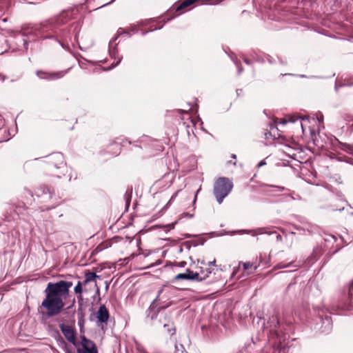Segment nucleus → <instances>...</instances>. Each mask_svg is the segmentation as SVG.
<instances>
[{
  "mask_svg": "<svg viewBox=\"0 0 353 353\" xmlns=\"http://www.w3.org/2000/svg\"><path fill=\"white\" fill-rule=\"evenodd\" d=\"M265 165H266V161L265 160H262L258 163V168L262 167Z\"/></svg>",
  "mask_w": 353,
  "mask_h": 353,
  "instance_id": "obj_44",
  "label": "nucleus"
},
{
  "mask_svg": "<svg viewBox=\"0 0 353 353\" xmlns=\"http://www.w3.org/2000/svg\"><path fill=\"white\" fill-rule=\"evenodd\" d=\"M265 229V228H259L256 230H242L233 232L232 233L233 234H236V233H238V234H251L252 236H256L258 234L264 233Z\"/></svg>",
  "mask_w": 353,
  "mask_h": 353,
  "instance_id": "obj_18",
  "label": "nucleus"
},
{
  "mask_svg": "<svg viewBox=\"0 0 353 353\" xmlns=\"http://www.w3.org/2000/svg\"><path fill=\"white\" fill-rule=\"evenodd\" d=\"M207 270H210V268H207V269L204 270L203 268L201 267V268H199V272L200 273V274L201 276H204V274L207 273V272H206Z\"/></svg>",
  "mask_w": 353,
  "mask_h": 353,
  "instance_id": "obj_40",
  "label": "nucleus"
},
{
  "mask_svg": "<svg viewBox=\"0 0 353 353\" xmlns=\"http://www.w3.org/2000/svg\"><path fill=\"white\" fill-rule=\"evenodd\" d=\"M193 216H194V214H191L189 212H184L181 214V218L182 217L192 218Z\"/></svg>",
  "mask_w": 353,
  "mask_h": 353,
  "instance_id": "obj_38",
  "label": "nucleus"
},
{
  "mask_svg": "<svg viewBox=\"0 0 353 353\" xmlns=\"http://www.w3.org/2000/svg\"><path fill=\"white\" fill-rule=\"evenodd\" d=\"M321 321L322 322V326L321 327V332L328 333L332 330V319L330 316L325 314L323 317V315L319 313Z\"/></svg>",
  "mask_w": 353,
  "mask_h": 353,
  "instance_id": "obj_15",
  "label": "nucleus"
},
{
  "mask_svg": "<svg viewBox=\"0 0 353 353\" xmlns=\"http://www.w3.org/2000/svg\"><path fill=\"white\" fill-rule=\"evenodd\" d=\"M108 248V243H103L101 244H99L97 248H96V250L97 252H101L103 250H104L105 248Z\"/></svg>",
  "mask_w": 353,
  "mask_h": 353,
  "instance_id": "obj_31",
  "label": "nucleus"
},
{
  "mask_svg": "<svg viewBox=\"0 0 353 353\" xmlns=\"http://www.w3.org/2000/svg\"><path fill=\"white\" fill-rule=\"evenodd\" d=\"M298 230H303L304 231L307 230L309 233H312L316 231L317 227L316 225H312L311 223H307L303 227H298Z\"/></svg>",
  "mask_w": 353,
  "mask_h": 353,
  "instance_id": "obj_22",
  "label": "nucleus"
},
{
  "mask_svg": "<svg viewBox=\"0 0 353 353\" xmlns=\"http://www.w3.org/2000/svg\"><path fill=\"white\" fill-rule=\"evenodd\" d=\"M125 199L126 200V204H127V206L128 207L130 205V200H129V195H128L127 194H125Z\"/></svg>",
  "mask_w": 353,
  "mask_h": 353,
  "instance_id": "obj_45",
  "label": "nucleus"
},
{
  "mask_svg": "<svg viewBox=\"0 0 353 353\" xmlns=\"http://www.w3.org/2000/svg\"><path fill=\"white\" fill-rule=\"evenodd\" d=\"M176 290L172 287H164L161 288L158 294L150 303L146 311V317L151 321H154L162 310H165L172 304V298Z\"/></svg>",
  "mask_w": 353,
  "mask_h": 353,
  "instance_id": "obj_4",
  "label": "nucleus"
},
{
  "mask_svg": "<svg viewBox=\"0 0 353 353\" xmlns=\"http://www.w3.org/2000/svg\"><path fill=\"white\" fill-rule=\"evenodd\" d=\"M279 61H280L281 64H283V65L285 64V63L283 61L282 59H279Z\"/></svg>",
  "mask_w": 353,
  "mask_h": 353,
  "instance_id": "obj_59",
  "label": "nucleus"
},
{
  "mask_svg": "<svg viewBox=\"0 0 353 353\" xmlns=\"http://www.w3.org/2000/svg\"><path fill=\"white\" fill-rule=\"evenodd\" d=\"M59 346L64 350L65 353H75V352L68 346L66 342L63 340L62 337L60 336V339L58 341Z\"/></svg>",
  "mask_w": 353,
  "mask_h": 353,
  "instance_id": "obj_21",
  "label": "nucleus"
},
{
  "mask_svg": "<svg viewBox=\"0 0 353 353\" xmlns=\"http://www.w3.org/2000/svg\"><path fill=\"white\" fill-rule=\"evenodd\" d=\"M72 17V12L70 10H64L61 12L58 16L48 21L45 22L43 28L46 30H51L53 33L52 35L46 37L51 38L56 37L60 39L62 42L70 41L74 45V42H77V33L76 32L74 37L71 35L70 30L66 28H61V26L70 20Z\"/></svg>",
  "mask_w": 353,
  "mask_h": 353,
  "instance_id": "obj_2",
  "label": "nucleus"
},
{
  "mask_svg": "<svg viewBox=\"0 0 353 353\" xmlns=\"http://www.w3.org/2000/svg\"><path fill=\"white\" fill-rule=\"evenodd\" d=\"M276 239H277V241H281L282 236L280 234H278L276 236Z\"/></svg>",
  "mask_w": 353,
  "mask_h": 353,
  "instance_id": "obj_54",
  "label": "nucleus"
},
{
  "mask_svg": "<svg viewBox=\"0 0 353 353\" xmlns=\"http://www.w3.org/2000/svg\"><path fill=\"white\" fill-rule=\"evenodd\" d=\"M301 119L300 125L301 127L304 131V125L303 123V121H309L308 117H298L296 115H289L286 118L281 119L279 121L280 124L285 125L289 122L290 123H295L297 120Z\"/></svg>",
  "mask_w": 353,
  "mask_h": 353,
  "instance_id": "obj_14",
  "label": "nucleus"
},
{
  "mask_svg": "<svg viewBox=\"0 0 353 353\" xmlns=\"http://www.w3.org/2000/svg\"><path fill=\"white\" fill-rule=\"evenodd\" d=\"M234 63L237 68L238 70V74H240L243 71V68L241 65V63L238 61H234Z\"/></svg>",
  "mask_w": 353,
  "mask_h": 353,
  "instance_id": "obj_33",
  "label": "nucleus"
},
{
  "mask_svg": "<svg viewBox=\"0 0 353 353\" xmlns=\"http://www.w3.org/2000/svg\"><path fill=\"white\" fill-rule=\"evenodd\" d=\"M191 273H192V270H190V269H186L185 273H180V274H176L174 276V280H181H181H190L191 281Z\"/></svg>",
  "mask_w": 353,
  "mask_h": 353,
  "instance_id": "obj_20",
  "label": "nucleus"
},
{
  "mask_svg": "<svg viewBox=\"0 0 353 353\" xmlns=\"http://www.w3.org/2000/svg\"><path fill=\"white\" fill-rule=\"evenodd\" d=\"M347 85H353V83H348Z\"/></svg>",
  "mask_w": 353,
  "mask_h": 353,
  "instance_id": "obj_64",
  "label": "nucleus"
},
{
  "mask_svg": "<svg viewBox=\"0 0 353 353\" xmlns=\"http://www.w3.org/2000/svg\"><path fill=\"white\" fill-rule=\"evenodd\" d=\"M250 345H251V343H249L248 344H245V346L243 347L241 350H239V352L240 353H243L244 352H248L247 348H248V346H250Z\"/></svg>",
  "mask_w": 353,
  "mask_h": 353,
  "instance_id": "obj_36",
  "label": "nucleus"
},
{
  "mask_svg": "<svg viewBox=\"0 0 353 353\" xmlns=\"http://www.w3.org/2000/svg\"><path fill=\"white\" fill-rule=\"evenodd\" d=\"M241 91H242L241 90H236L237 94H241Z\"/></svg>",
  "mask_w": 353,
  "mask_h": 353,
  "instance_id": "obj_57",
  "label": "nucleus"
},
{
  "mask_svg": "<svg viewBox=\"0 0 353 353\" xmlns=\"http://www.w3.org/2000/svg\"><path fill=\"white\" fill-rule=\"evenodd\" d=\"M6 132V128H0V134L3 133V132ZM7 140H8V138H5V139H1L0 138V142L5 141H7Z\"/></svg>",
  "mask_w": 353,
  "mask_h": 353,
  "instance_id": "obj_39",
  "label": "nucleus"
},
{
  "mask_svg": "<svg viewBox=\"0 0 353 353\" xmlns=\"http://www.w3.org/2000/svg\"><path fill=\"white\" fill-rule=\"evenodd\" d=\"M130 32L137 33L138 32L137 27L135 24H131L130 27L125 30L123 28H119L117 30V35L110 41L109 43V53L112 58L117 59L118 60L116 62L112 63L111 68H114L119 65L122 59V57H119L118 52L116 48L117 44L113 46L114 42L118 39V37L122 34H128L131 36Z\"/></svg>",
  "mask_w": 353,
  "mask_h": 353,
  "instance_id": "obj_6",
  "label": "nucleus"
},
{
  "mask_svg": "<svg viewBox=\"0 0 353 353\" xmlns=\"http://www.w3.org/2000/svg\"><path fill=\"white\" fill-rule=\"evenodd\" d=\"M176 194H177V192H176L173 196H172V197H171V199H170V201H171L172 200H173V199L176 197Z\"/></svg>",
  "mask_w": 353,
  "mask_h": 353,
  "instance_id": "obj_56",
  "label": "nucleus"
},
{
  "mask_svg": "<svg viewBox=\"0 0 353 353\" xmlns=\"http://www.w3.org/2000/svg\"><path fill=\"white\" fill-rule=\"evenodd\" d=\"M97 278H100V276L94 272H88L85 274V279L88 282L94 281Z\"/></svg>",
  "mask_w": 353,
  "mask_h": 353,
  "instance_id": "obj_24",
  "label": "nucleus"
},
{
  "mask_svg": "<svg viewBox=\"0 0 353 353\" xmlns=\"http://www.w3.org/2000/svg\"><path fill=\"white\" fill-rule=\"evenodd\" d=\"M72 286V281H59L50 282L44 290L46 295L41 307L46 310L48 317L59 315L64 309V300L70 295V288Z\"/></svg>",
  "mask_w": 353,
  "mask_h": 353,
  "instance_id": "obj_1",
  "label": "nucleus"
},
{
  "mask_svg": "<svg viewBox=\"0 0 353 353\" xmlns=\"http://www.w3.org/2000/svg\"><path fill=\"white\" fill-rule=\"evenodd\" d=\"M35 194L38 197L43 199V201H48L52 197V192L50 189L46 185H40L35 190Z\"/></svg>",
  "mask_w": 353,
  "mask_h": 353,
  "instance_id": "obj_13",
  "label": "nucleus"
},
{
  "mask_svg": "<svg viewBox=\"0 0 353 353\" xmlns=\"http://www.w3.org/2000/svg\"><path fill=\"white\" fill-rule=\"evenodd\" d=\"M59 42L61 43V46H63V44L62 43V42L61 41L59 40Z\"/></svg>",
  "mask_w": 353,
  "mask_h": 353,
  "instance_id": "obj_62",
  "label": "nucleus"
},
{
  "mask_svg": "<svg viewBox=\"0 0 353 353\" xmlns=\"http://www.w3.org/2000/svg\"><path fill=\"white\" fill-rule=\"evenodd\" d=\"M278 266V268H280V269H282V268H290V267H296L295 265H293V263L291 262V263H279L277 265Z\"/></svg>",
  "mask_w": 353,
  "mask_h": 353,
  "instance_id": "obj_30",
  "label": "nucleus"
},
{
  "mask_svg": "<svg viewBox=\"0 0 353 353\" xmlns=\"http://www.w3.org/2000/svg\"><path fill=\"white\" fill-rule=\"evenodd\" d=\"M46 158L48 164L54 166L57 170H61V172L57 173L58 177H61L59 174H65L64 171L67 170V166L64 163V158L61 153H52L47 156Z\"/></svg>",
  "mask_w": 353,
  "mask_h": 353,
  "instance_id": "obj_7",
  "label": "nucleus"
},
{
  "mask_svg": "<svg viewBox=\"0 0 353 353\" xmlns=\"http://www.w3.org/2000/svg\"><path fill=\"white\" fill-rule=\"evenodd\" d=\"M317 119L319 122H321L323 120V114H321L319 117H317Z\"/></svg>",
  "mask_w": 353,
  "mask_h": 353,
  "instance_id": "obj_52",
  "label": "nucleus"
},
{
  "mask_svg": "<svg viewBox=\"0 0 353 353\" xmlns=\"http://www.w3.org/2000/svg\"><path fill=\"white\" fill-rule=\"evenodd\" d=\"M275 130H277L276 127L273 125L270 127L271 133L273 132Z\"/></svg>",
  "mask_w": 353,
  "mask_h": 353,
  "instance_id": "obj_53",
  "label": "nucleus"
},
{
  "mask_svg": "<svg viewBox=\"0 0 353 353\" xmlns=\"http://www.w3.org/2000/svg\"><path fill=\"white\" fill-rule=\"evenodd\" d=\"M199 190H198L196 193H195V195H194V200H193V210L195 209V203H196V198H197V194L199 192Z\"/></svg>",
  "mask_w": 353,
  "mask_h": 353,
  "instance_id": "obj_41",
  "label": "nucleus"
},
{
  "mask_svg": "<svg viewBox=\"0 0 353 353\" xmlns=\"http://www.w3.org/2000/svg\"><path fill=\"white\" fill-rule=\"evenodd\" d=\"M114 0H112L111 1L108 2V3H106L105 4H103V6H101L100 8H102V7H104V6H108L110 4H111L112 2H114Z\"/></svg>",
  "mask_w": 353,
  "mask_h": 353,
  "instance_id": "obj_51",
  "label": "nucleus"
},
{
  "mask_svg": "<svg viewBox=\"0 0 353 353\" xmlns=\"http://www.w3.org/2000/svg\"><path fill=\"white\" fill-rule=\"evenodd\" d=\"M97 318L101 323H106L109 318V312L104 305H101L97 314Z\"/></svg>",
  "mask_w": 353,
  "mask_h": 353,
  "instance_id": "obj_16",
  "label": "nucleus"
},
{
  "mask_svg": "<svg viewBox=\"0 0 353 353\" xmlns=\"http://www.w3.org/2000/svg\"><path fill=\"white\" fill-rule=\"evenodd\" d=\"M83 283H81V281H78V283H77L76 286L74 287V292L75 294H78V299L79 300H82V292H83Z\"/></svg>",
  "mask_w": 353,
  "mask_h": 353,
  "instance_id": "obj_23",
  "label": "nucleus"
},
{
  "mask_svg": "<svg viewBox=\"0 0 353 353\" xmlns=\"http://www.w3.org/2000/svg\"><path fill=\"white\" fill-rule=\"evenodd\" d=\"M268 186L275 188L276 189V190L279 192H283L286 190V188L283 186H277V185H268Z\"/></svg>",
  "mask_w": 353,
  "mask_h": 353,
  "instance_id": "obj_34",
  "label": "nucleus"
},
{
  "mask_svg": "<svg viewBox=\"0 0 353 353\" xmlns=\"http://www.w3.org/2000/svg\"><path fill=\"white\" fill-rule=\"evenodd\" d=\"M263 56L265 57V61L267 60L270 64L274 63L273 58L270 55L265 54H263Z\"/></svg>",
  "mask_w": 353,
  "mask_h": 353,
  "instance_id": "obj_35",
  "label": "nucleus"
},
{
  "mask_svg": "<svg viewBox=\"0 0 353 353\" xmlns=\"http://www.w3.org/2000/svg\"><path fill=\"white\" fill-rule=\"evenodd\" d=\"M341 149L346 152L353 154V146L347 143H342Z\"/></svg>",
  "mask_w": 353,
  "mask_h": 353,
  "instance_id": "obj_28",
  "label": "nucleus"
},
{
  "mask_svg": "<svg viewBox=\"0 0 353 353\" xmlns=\"http://www.w3.org/2000/svg\"><path fill=\"white\" fill-rule=\"evenodd\" d=\"M294 192H292V193H290L289 194V196L291 198L292 200H295L296 198L294 196Z\"/></svg>",
  "mask_w": 353,
  "mask_h": 353,
  "instance_id": "obj_48",
  "label": "nucleus"
},
{
  "mask_svg": "<svg viewBox=\"0 0 353 353\" xmlns=\"http://www.w3.org/2000/svg\"><path fill=\"white\" fill-rule=\"evenodd\" d=\"M81 347L77 350V353H98L95 343L85 336L81 338Z\"/></svg>",
  "mask_w": 353,
  "mask_h": 353,
  "instance_id": "obj_10",
  "label": "nucleus"
},
{
  "mask_svg": "<svg viewBox=\"0 0 353 353\" xmlns=\"http://www.w3.org/2000/svg\"><path fill=\"white\" fill-rule=\"evenodd\" d=\"M83 283V285H85L86 284H88L89 282L86 280V279H84V281L83 282H81Z\"/></svg>",
  "mask_w": 353,
  "mask_h": 353,
  "instance_id": "obj_55",
  "label": "nucleus"
},
{
  "mask_svg": "<svg viewBox=\"0 0 353 353\" xmlns=\"http://www.w3.org/2000/svg\"><path fill=\"white\" fill-rule=\"evenodd\" d=\"M136 350L138 353H149L145 350L144 347L142 345H141L140 343H136Z\"/></svg>",
  "mask_w": 353,
  "mask_h": 353,
  "instance_id": "obj_29",
  "label": "nucleus"
},
{
  "mask_svg": "<svg viewBox=\"0 0 353 353\" xmlns=\"http://www.w3.org/2000/svg\"><path fill=\"white\" fill-rule=\"evenodd\" d=\"M142 25H143V23H142V22H141V23H139L138 24V26H142Z\"/></svg>",
  "mask_w": 353,
  "mask_h": 353,
  "instance_id": "obj_63",
  "label": "nucleus"
},
{
  "mask_svg": "<svg viewBox=\"0 0 353 353\" xmlns=\"http://www.w3.org/2000/svg\"><path fill=\"white\" fill-rule=\"evenodd\" d=\"M160 263H161V261H160V260H159L158 262H157L155 264L152 263L151 265H148L146 268L154 267V265H159Z\"/></svg>",
  "mask_w": 353,
  "mask_h": 353,
  "instance_id": "obj_47",
  "label": "nucleus"
},
{
  "mask_svg": "<svg viewBox=\"0 0 353 353\" xmlns=\"http://www.w3.org/2000/svg\"><path fill=\"white\" fill-rule=\"evenodd\" d=\"M23 46L26 49H28V43L26 39H23Z\"/></svg>",
  "mask_w": 353,
  "mask_h": 353,
  "instance_id": "obj_46",
  "label": "nucleus"
},
{
  "mask_svg": "<svg viewBox=\"0 0 353 353\" xmlns=\"http://www.w3.org/2000/svg\"><path fill=\"white\" fill-rule=\"evenodd\" d=\"M233 188L232 183L225 177L218 179L214 183L213 193L217 202L221 204Z\"/></svg>",
  "mask_w": 353,
  "mask_h": 353,
  "instance_id": "obj_5",
  "label": "nucleus"
},
{
  "mask_svg": "<svg viewBox=\"0 0 353 353\" xmlns=\"http://www.w3.org/2000/svg\"><path fill=\"white\" fill-rule=\"evenodd\" d=\"M215 263H216V260H214L212 261H210L208 263V265L210 266V265H215Z\"/></svg>",
  "mask_w": 353,
  "mask_h": 353,
  "instance_id": "obj_50",
  "label": "nucleus"
},
{
  "mask_svg": "<svg viewBox=\"0 0 353 353\" xmlns=\"http://www.w3.org/2000/svg\"><path fill=\"white\" fill-rule=\"evenodd\" d=\"M78 324L80 327L83 326L84 323V313L81 308H79L77 311Z\"/></svg>",
  "mask_w": 353,
  "mask_h": 353,
  "instance_id": "obj_25",
  "label": "nucleus"
},
{
  "mask_svg": "<svg viewBox=\"0 0 353 353\" xmlns=\"http://www.w3.org/2000/svg\"><path fill=\"white\" fill-rule=\"evenodd\" d=\"M153 325L155 326L162 325L164 332L170 336L176 334V327L170 316H164L163 318L161 316L157 322H154Z\"/></svg>",
  "mask_w": 353,
  "mask_h": 353,
  "instance_id": "obj_8",
  "label": "nucleus"
},
{
  "mask_svg": "<svg viewBox=\"0 0 353 353\" xmlns=\"http://www.w3.org/2000/svg\"><path fill=\"white\" fill-rule=\"evenodd\" d=\"M243 61L248 65H250L252 63V61L246 57H243Z\"/></svg>",
  "mask_w": 353,
  "mask_h": 353,
  "instance_id": "obj_43",
  "label": "nucleus"
},
{
  "mask_svg": "<svg viewBox=\"0 0 353 353\" xmlns=\"http://www.w3.org/2000/svg\"><path fill=\"white\" fill-rule=\"evenodd\" d=\"M196 0H184L174 8L175 12H183V9L193 4Z\"/></svg>",
  "mask_w": 353,
  "mask_h": 353,
  "instance_id": "obj_19",
  "label": "nucleus"
},
{
  "mask_svg": "<svg viewBox=\"0 0 353 353\" xmlns=\"http://www.w3.org/2000/svg\"><path fill=\"white\" fill-rule=\"evenodd\" d=\"M285 327V325L280 322L277 314L272 315L265 327L269 343L275 350H279V353H281L282 345L289 337Z\"/></svg>",
  "mask_w": 353,
  "mask_h": 353,
  "instance_id": "obj_3",
  "label": "nucleus"
},
{
  "mask_svg": "<svg viewBox=\"0 0 353 353\" xmlns=\"http://www.w3.org/2000/svg\"><path fill=\"white\" fill-rule=\"evenodd\" d=\"M207 273L204 274V276H201L199 272H193L192 271L191 273V281H203L205 279H207L209 275L211 274L212 271L207 270Z\"/></svg>",
  "mask_w": 353,
  "mask_h": 353,
  "instance_id": "obj_17",
  "label": "nucleus"
},
{
  "mask_svg": "<svg viewBox=\"0 0 353 353\" xmlns=\"http://www.w3.org/2000/svg\"><path fill=\"white\" fill-rule=\"evenodd\" d=\"M163 25H161V26H159V28H154V30H157V29H161L162 27H163ZM153 30H150V31H143L142 32V35L143 36H145L148 32H151V31H153Z\"/></svg>",
  "mask_w": 353,
  "mask_h": 353,
  "instance_id": "obj_42",
  "label": "nucleus"
},
{
  "mask_svg": "<svg viewBox=\"0 0 353 353\" xmlns=\"http://www.w3.org/2000/svg\"><path fill=\"white\" fill-rule=\"evenodd\" d=\"M232 158H234V159H235V158H236V155H235V154H232Z\"/></svg>",
  "mask_w": 353,
  "mask_h": 353,
  "instance_id": "obj_61",
  "label": "nucleus"
},
{
  "mask_svg": "<svg viewBox=\"0 0 353 353\" xmlns=\"http://www.w3.org/2000/svg\"><path fill=\"white\" fill-rule=\"evenodd\" d=\"M186 262L185 261H181V262H176L175 263V265L176 266H178V267H180V268H184L185 265H186Z\"/></svg>",
  "mask_w": 353,
  "mask_h": 353,
  "instance_id": "obj_37",
  "label": "nucleus"
},
{
  "mask_svg": "<svg viewBox=\"0 0 353 353\" xmlns=\"http://www.w3.org/2000/svg\"><path fill=\"white\" fill-rule=\"evenodd\" d=\"M179 111L181 112H185V113L188 114V111H183L182 110H179Z\"/></svg>",
  "mask_w": 353,
  "mask_h": 353,
  "instance_id": "obj_60",
  "label": "nucleus"
},
{
  "mask_svg": "<svg viewBox=\"0 0 353 353\" xmlns=\"http://www.w3.org/2000/svg\"><path fill=\"white\" fill-rule=\"evenodd\" d=\"M185 352V349L183 346V345L182 344H178L176 342L174 343V353H178V352Z\"/></svg>",
  "mask_w": 353,
  "mask_h": 353,
  "instance_id": "obj_27",
  "label": "nucleus"
},
{
  "mask_svg": "<svg viewBox=\"0 0 353 353\" xmlns=\"http://www.w3.org/2000/svg\"><path fill=\"white\" fill-rule=\"evenodd\" d=\"M59 327L65 339L72 345L76 346V332L74 329L64 323L60 324Z\"/></svg>",
  "mask_w": 353,
  "mask_h": 353,
  "instance_id": "obj_11",
  "label": "nucleus"
},
{
  "mask_svg": "<svg viewBox=\"0 0 353 353\" xmlns=\"http://www.w3.org/2000/svg\"><path fill=\"white\" fill-rule=\"evenodd\" d=\"M241 91H242L241 90H236L237 94H241Z\"/></svg>",
  "mask_w": 353,
  "mask_h": 353,
  "instance_id": "obj_58",
  "label": "nucleus"
},
{
  "mask_svg": "<svg viewBox=\"0 0 353 353\" xmlns=\"http://www.w3.org/2000/svg\"><path fill=\"white\" fill-rule=\"evenodd\" d=\"M197 263H200L201 265H205V263L203 260L197 259Z\"/></svg>",
  "mask_w": 353,
  "mask_h": 353,
  "instance_id": "obj_49",
  "label": "nucleus"
},
{
  "mask_svg": "<svg viewBox=\"0 0 353 353\" xmlns=\"http://www.w3.org/2000/svg\"><path fill=\"white\" fill-rule=\"evenodd\" d=\"M341 126L342 132L351 133L353 130V115L345 114L341 116L337 121Z\"/></svg>",
  "mask_w": 353,
  "mask_h": 353,
  "instance_id": "obj_9",
  "label": "nucleus"
},
{
  "mask_svg": "<svg viewBox=\"0 0 353 353\" xmlns=\"http://www.w3.org/2000/svg\"><path fill=\"white\" fill-rule=\"evenodd\" d=\"M67 72L68 70L49 73L41 70H37L36 72V74L39 79H57L63 77L67 73Z\"/></svg>",
  "mask_w": 353,
  "mask_h": 353,
  "instance_id": "obj_12",
  "label": "nucleus"
},
{
  "mask_svg": "<svg viewBox=\"0 0 353 353\" xmlns=\"http://www.w3.org/2000/svg\"><path fill=\"white\" fill-rule=\"evenodd\" d=\"M241 264L243 265L244 270H248L254 265L253 263L250 262H241Z\"/></svg>",
  "mask_w": 353,
  "mask_h": 353,
  "instance_id": "obj_32",
  "label": "nucleus"
},
{
  "mask_svg": "<svg viewBox=\"0 0 353 353\" xmlns=\"http://www.w3.org/2000/svg\"><path fill=\"white\" fill-rule=\"evenodd\" d=\"M263 54H265L264 53H263V54L255 53L254 54H252V57L255 61L263 63L265 62V57H264Z\"/></svg>",
  "mask_w": 353,
  "mask_h": 353,
  "instance_id": "obj_26",
  "label": "nucleus"
}]
</instances>
